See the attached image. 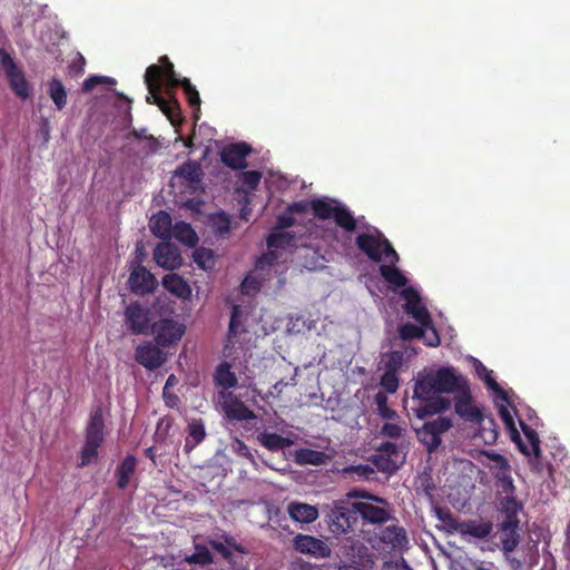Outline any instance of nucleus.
Instances as JSON below:
<instances>
[{"label":"nucleus","instance_id":"69168bd1","mask_svg":"<svg viewBox=\"0 0 570 570\" xmlns=\"http://www.w3.org/2000/svg\"><path fill=\"white\" fill-rule=\"evenodd\" d=\"M288 570H320L317 566L312 564L308 561L303 560L302 558H296L291 561L288 564Z\"/></svg>","mask_w":570,"mask_h":570},{"label":"nucleus","instance_id":"774afa93","mask_svg":"<svg viewBox=\"0 0 570 570\" xmlns=\"http://www.w3.org/2000/svg\"><path fill=\"white\" fill-rule=\"evenodd\" d=\"M382 570H412L403 558L395 561H385Z\"/></svg>","mask_w":570,"mask_h":570},{"label":"nucleus","instance_id":"9b49d317","mask_svg":"<svg viewBox=\"0 0 570 570\" xmlns=\"http://www.w3.org/2000/svg\"><path fill=\"white\" fill-rule=\"evenodd\" d=\"M433 382L436 384V391L442 393H459L469 383L461 375L455 372L452 366H444L435 371H431Z\"/></svg>","mask_w":570,"mask_h":570},{"label":"nucleus","instance_id":"a211bd4d","mask_svg":"<svg viewBox=\"0 0 570 570\" xmlns=\"http://www.w3.org/2000/svg\"><path fill=\"white\" fill-rule=\"evenodd\" d=\"M128 285L132 293L145 295L155 292L158 282L146 267L138 265L130 272Z\"/></svg>","mask_w":570,"mask_h":570},{"label":"nucleus","instance_id":"37998d69","mask_svg":"<svg viewBox=\"0 0 570 570\" xmlns=\"http://www.w3.org/2000/svg\"><path fill=\"white\" fill-rule=\"evenodd\" d=\"M188 564L208 566L214 562V556L206 546L195 544V552L185 557Z\"/></svg>","mask_w":570,"mask_h":570},{"label":"nucleus","instance_id":"4468645a","mask_svg":"<svg viewBox=\"0 0 570 570\" xmlns=\"http://www.w3.org/2000/svg\"><path fill=\"white\" fill-rule=\"evenodd\" d=\"M125 321L134 335L145 334L149 328V309L138 302L130 303L125 311Z\"/></svg>","mask_w":570,"mask_h":570},{"label":"nucleus","instance_id":"a878e982","mask_svg":"<svg viewBox=\"0 0 570 570\" xmlns=\"http://www.w3.org/2000/svg\"><path fill=\"white\" fill-rule=\"evenodd\" d=\"M173 228L171 217L167 212L160 210L150 219V230L156 237L170 239Z\"/></svg>","mask_w":570,"mask_h":570},{"label":"nucleus","instance_id":"f704fd0d","mask_svg":"<svg viewBox=\"0 0 570 570\" xmlns=\"http://www.w3.org/2000/svg\"><path fill=\"white\" fill-rule=\"evenodd\" d=\"M171 236L190 247H194L198 243V236L191 225L183 220L174 225Z\"/></svg>","mask_w":570,"mask_h":570},{"label":"nucleus","instance_id":"4d7b16f0","mask_svg":"<svg viewBox=\"0 0 570 570\" xmlns=\"http://www.w3.org/2000/svg\"><path fill=\"white\" fill-rule=\"evenodd\" d=\"M213 226L218 235L228 234L230 230V219L227 214L219 213L213 218Z\"/></svg>","mask_w":570,"mask_h":570},{"label":"nucleus","instance_id":"412c9836","mask_svg":"<svg viewBox=\"0 0 570 570\" xmlns=\"http://www.w3.org/2000/svg\"><path fill=\"white\" fill-rule=\"evenodd\" d=\"M417 400L420 401V405L414 407L413 411L416 417L421 420L426 416L443 413L451 406V401L441 395Z\"/></svg>","mask_w":570,"mask_h":570},{"label":"nucleus","instance_id":"680f3d73","mask_svg":"<svg viewBox=\"0 0 570 570\" xmlns=\"http://www.w3.org/2000/svg\"><path fill=\"white\" fill-rule=\"evenodd\" d=\"M208 544L215 551H217L226 561H228L229 563H233V552L224 542L209 539Z\"/></svg>","mask_w":570,"mask_h":570},{"label":"nucleus","instance_id":"0eeeda50","mask_svg":"<svg viewBox=\"0 0 570 570\" xmlns=\"http://www.w3.org/2000/svg\"><path fill=\"white\" fill-rule=\"evenodd\" d=\"M0 65L14 95L22 100L29 98L30 88L23 71L3 48H0Z\"/></svg>","mask_w":570,"mask_h":570},{"label":"nucleus","instance_id":"a18cd8bd","mask_svg":"<svg viewBox=\"0 0 570 570\" xmlns=\"http://www.w3.org/2000/svg\"><path fill=\"white\" fill-rule=\"evenodd\" d=\"M503 533L501 537V550L503 553L512 552L520 543L521 537L519 528L500 529Z\"/></svg>","mask_w":570,"mask_h":570},{"label":"nucleus","instance_id":"f03ea898","mask_svg":"<svg viewBox=\"0 0 570 570\" xmlns=\"http://www.w3.org/2000/svg\"><path fill=\"white\" fill-rule=\"evenodd\" d=\"M104 429L105 421L102 410L98 407L91 413L86 426L85 444L80 451V462L78 463V466H88L98 458V449L105 440Z\"/></svg>","mask_w":570,"mask_h":570},{"label":"nucleus","instance_id":"b1692460","mask_svg":"<svg viewBox=\"0 0 570 570\" xmlns=\"http://www.w3.org/2000/svg\"><path fill=\"white\" fill-rule=\"evenodd\" d=\"M287 513L296 522L312 523L318 518V509L315 505L303 502H291Z\"/></svg>","mask_w":570,"mask_h":570},{"label":"nucleus","instance_id":"2f4dec72","mask_svg":"<svg viewBox=\"0 0 570 570\" xmlns=\"http://www.w3.org/2000/svg\"><path fill=\"white\" fill-rule=\"evenodd\" d=\"M258 443L268 451H278L293 445V441L277 433L262 432L257 435Z\"/></svg>","mask_w":570,"mask_h":570},{"label":"nucleus","instance_id":"58836bf2","mask_svg":"<svg viewBox=\"0 0 570 570\" xmlns=\"http://www.w3.org/2000/svg\"><path fill=\"white\" fill-rule=\"evenodd\" d=\"M178 87H181V89L184 90V94L189 106L195 109L194 118L198 120V112L200 110L202 102L198 90L194 85H191L188 78H181V81H179Z\"/></svg>","mask_w":570,"mask_h":570},{"label":"nucleus","instance_id":"c756f323","mask_svg":"<svg viewBox=\"0 0 570 570\" xmlns=\"http://www.w3.org/2000/svg\"><path fill=\"white\" fill-rule=\"evenodd\" d=\"M327 454L323 451L312 449H298L294 453V461L298 465H322L325 464Z\"/></svg>","mask_w":570,"mask_h":570},{"label":"nucleus","instance_id":"dca6fc26","mask_svg":"<svg viewBox=\"0 0 570 570\" xmlns=\"http://www.w3.org/2000/svg\"><path fill=\"white\" fill-rule=\"evenodd\" d=\"M156 264L164 269L175 271L183 265L180 249L169 242L159 243L154 249Z\"/></svg>","mask_w":570,"mask_h":570},{"label":"nucleus","instance_id":"0e129e2a","mask_svg":"<svg viewBox=\"0 0 570 570\" xmlns=\"http://www.w3.org/2000/svg\"><path fill=\"white\" fill-rule=\"evenodd\" d=\"M520 424H521L523 433L525 434V436L532 444L534 452L539 453L540 448H539V438H538L537 432L534 430H532L530 426H528L525 423H523L522 421L520 422Z\"/></svg>","mask_w":570,"mask_h":570},{"label":"nucleus","instance_id":"79ce46f5","mask_svg":"<svg viewBox=\"0 0 570 570\" xmlns=\"http://www.w3.org/2000/svg\"><path fill=\"white\" fill-rule=\"evenodd\" d=\"M193 258L196 265L204 271H212L216 264L214 250L205 247L196 248Z\"/></svg>","mask_w":570,"mask_h":570},{"label":"nucleus","instance_id":"c03bdc74","mask_svg":"<svg viewBox=\"0 0 570 570\" xmlns=\"http://www.w3.org/2000/svg\"><path fill=\"white\" fill-rule=\"evenodd\" d=\"M478 372L487 386L493 391L497 395V397L501 399L502 401L508 402V393L505 390H503L500 384L495 381L493 377V372L488 370L485 366H483L480 363V366L478 367Z\"/></svg>","mask_w":570,"mask_h":570},{"label":"nucleus","instance_id":"aec40b11","mask_svg":"<svg viewBox=\"0 0 570 570\" xmlns=\"http://www.w3.org/2000/svg\"><path fill=\"white\" fill-rule=\"evenodd\" d=\"M522 508V503L514 495L502 498L499 502V511L502 514L499 529L520 528L519 512Z\"/></svg>","mask_w":570,"mask_h":570},{"label":"nucleus","instance_id":"7c9ffc66","mask_svg":"<svg viewBox=\"0 0 570 570\" xmlns=\"http://www.w3.org/2000/svg\"><path fill=\"white\" fill-rule=\"evenodd\" d=\"M214 382L227 392L237 385L236 374L230 370V365L227 362L218 364L214 373Z\"/></svg>","mask_w":570,"mask_h":570},{"label":"nucleus","instance_id":"6ab92c4d","mask_svg":"<svg viewBox=\"0 0 570 570\" xmlns=\"http://www.w3.org/2000/svg\"><path fill=\"white\" fill-rule=\"evenodd\" d=\"M135 360L147 370H156L160 367L165 361V354L159 345L151 342H144L135 350Z\"/></svg>","mask_w":570,"mask_h":570},{"label":"nucleus","instance_id":"39448f33","mask_svg":"<svg viewBox=\"0 0 570 570\" xmlns=\"http://www.w3.org/2000/svg\"><path fill=\"white\" fill-rule=\"evenodd\" d=\"M373 455L372 462L379 471L392 474L396 472L405 461V454L401 444L393 441L382 442Z\"/></svg>","mask_w":570,"mask_h":570},{"label":"nucleus","instance_id":"8fccbe9b","mask_svg":"<svg viewBox=\"0 0 570 570\" xmlns=\"http://www.w3.org/2000/svg\"><path fill=\"white\" fill-rule=\"evenodd\" d=\"M399 335L403 341L421 338L424 336V327H422V325L417 326L413 323H404L399 327Z\"/></svg>","mask_w":570,"mask_h":570},{"label":"nucleus","instance_id":"bf43d9fd","mask_svg":"<svg viewBox=\"0 0 570 570\" xmlns=\"http://www.w3.org/2000/svg\"><path fill=\"white\" fill-rule=\"evenodd\" d=\"M262 179V173L258 170H248L242 173V181L250 189H256Z\"/></svg>","mask_w":570,"mask_h":570},{"label":"nucleus","instance_id":"423d86ee","mask_svg":"<svg viewBox=\"0 0 570 570\" xmlns=\"http://www.w3.org/2000/svg\"><path fill=\"white\" fill-rule=\"evenodd\" d=\"M355 502L337 501L328 513V528L334 534H345L357 522Z\"/></svg>","mask_w":570,"mask_h":570},{"label":"nucleus","instance_id":"6e6552de","mask_svg":"<svg viewBox=\"0 0 570 570\" xmlns=\"http://www.w3.org/2000/svg\"><path fill=\"white\" fill-rule=\"evenodd\" d=\"M452 428V420L445 416H439L435 420L428 421L422 428L416 430V436L431 453L441 444V435Z\"/></svg>","mask_w":570,"mask_h":570},{"label":"nucleus","instance_id":"f3484780","mask_svg":"<svg viewBox=\"0 0 570 570\" xmlns=\"http://www.w3.org/2000/svg\"><path fill=\"white\" fill-rule=\"evenodd\" d=\"M222 409L227 419L233 421H249L257 416L243 401L237 399L232 392H222Z\"/></svg>","mask_w":570,"mask_h":570},{"label":"nucleus","instance_id":"f8f14e48","mask_svg":"<svg viewBox=\"0 0 570 570\" xmlns=\"http://www.w3.org/2000/svg\"><path fill=\"white\" fill-rule=\"evenodd\" d=\"M293 548L302 554H308L316 559H326L332 554L331 547L324 540L309 534H296L293 538Z\"/></svg>","mask_w":570,"mask_h":570},{"label":"nucleus","instance_id":"864d4df0","mask_svg":"<svg viewBox=\"0 0 570 570\" xmlns=\"http://www.w3.org/2000/svg\"><path fill=\"white\" fill-rule=\"evenodd\" d=\"M499 414H500V417L503 421L505 428L509 430L511 438L513 440H518L520 438L519 432L515 428L514 420H513V416H512L510 410L507 406L501 405L499 407Z\"/></svg>","mask_w":570,"mask_h":570},{"label":"nucleus","instance_id":"20e7f679","mask_svg":"<svg viewBox=\"0 0 570 570\" xmlns=\"http://www.w3.org/2000/svg\"><path fill=\"white\" fill-rule=\"evenodd\" d=\"M145 83L148 89L147 102L157 105L163 112L171 120L179 116V106L176 100L168 102L165 100L161 92V68L156 65H150L145 72Z\"/></svg>","mask_w":570,"mask_h":570},{"label":"nucleus","instance_id":"052dcab7","mask_svg":"<svg viewBox=\"0 0 570 570\" xmlns=\"http://www.w3.org/2000/svg\"><path fill=\"white\" fill-rule=\"evenodd\" d=\"M240 307L238 305L233 306L232 316L228 328V336H237L240 333Z\"/></svg>","mask_w":570,"mask_h":570},{"label":"nucleus","instance_id":"2eb2a0df","mask_svg":"<svg viewBox=\"0 0 570 570\" xmlns=\"http://www.w3.org/2000/svg\"><path fill=\"white\" fill-rule=\"evenodd\" d=\"M454 411L465 422L474 423L482 419V411L473 404L469 384L454 395Z\"/></svg>","mask_w":570,"mask_h":570},{"label":"nucleus","instance_id":"a19ab883","mask_svg":"<svg viewBox=\"0 0 570 570\" xmlns=\"http://www.w3.org/2000/svg\"><path fill=\"white\" fill-rule=\"evenodd\" d=\"M295 236L286 230L275 229L267 237V247L273 248H286L293 245Z\"/></svg>","mask_w":570,"mask_h":570},{"label":"nucleus","instance_id":"13d9d810","mask_svg":"<svg viewBox=\"0 0 570 570\" xmlns=\"http://www.w3.org/2000/svg\"><path fill=\"white\" fill-rule=\"evenodd\" d=\"M424 327V336L422 337L424 340L425 345L431 347H436L440 345L441 340L439 336V333L433 325V322L431 321V325L423 326Z\"/></svg>","mask_w":570,"mask_h":570},{"label":"nucleus","instance_id":"9d476101","mask_svg":"<svg viewBox=\"0 0 570 570\" xmlns=\"http://www.w3.org/2000/svg\"><path fill=\"white\" fill-rule=\"evenodd\" d=\"M401 297L405 301L403 309L407 315L422 326L431 325V314L422 303L421 295L415 288L406 287L402 289Z\"/></svg>","mask_w":570,"mask_h":570},{"label":"nucleus","instance_id":"338daca9","mask_svg":"<svg viewBox=\"0 0 570 570\" xmlns=\"http://www.w3.org/2000/svg\"><path fill=\"white\" fill-rule=\"evenodd\" d=\"M163 397L165 404L170 409L178 406V404L180 403L179 396L173 390L169 389H163Z\"/></svg>","mask_w":570,"mask_h":570},{"label":"nucleus","instance_id":"473e14b6","mask_svg":"<svg viewBox=\"0 0 570 570\" xmlns=\"http://www.w3.org/2000/svg\"><path fill=\"white\" fill-rule=\"evenodd\" d=\"M440 395L436 384L433 382L432 373L419 376L414 385V399H430Z\"/></svg>","mask_w":570,"mask_h":570},{"label":"nucleus","instance_id":"603ef678","mask_svg":"<svg viewBox=\"0 0 570 570\" xmlns=\"http://www.w3.org/2000/svg\"><path fill=\"white\" fill-rule=\"evenodd\" d=\"M98 85H116V79L107 76H90L82 83V91L89 92Z\"/></svg>","mask_w":570,"mask_h":570},{"label":"nucleus","instance_id":"de8ad7c7","mask_svg":"<svg viewBox=\"0 0 570 570\" xmlns=\"http://www.w3.org/2000/svg\"><path fill=\"white\" fill-rule=\"evenodd\" d=\"M406 434L405 423L385 422L380 429V435L393 440H402Z\"/></svg>","mask_w":570,"mask_h":570},{"label":"nucleus","instance_id":"5701e85b","mask_svg":"<svg viewBox=\"0 0 570 570\" xmlns=\"http://www.w3.org/2000/svg\"><path fill=\"white\" fill-rule=\"evenodd\" d=\"M163 286L173 295L181 299H188L191 296V288L187 281L176 274H167L163 277Z\"/></svg>","mask_w":570,"mask_h":570},{"label":"nucleus","instance_id":"1a4fd4ad","mask_svg":"<svg viewBox=\"0 0 570 570\" xmlns=\"http://www.w3.org/2000/svg\"><path fill=\"white\" fill-rule=\"evenodd\" d=\"M151 332L159 346L168 347L181 340L185 325L171 318H163L153 324Z\"/></svg>","mask_w":570,"mask_h":570},{"label":"nucleus","instance_id":"ea45409f","mask_svg":"<svg viewBox=\"0 0 570 570\" xmlns=\"http://www.w3.org/2000/svg\"><path fill=\"white\" fill-rule=\"evenodd\" d=\"M434 515L438 520L443 522V528L450 532H459L461 523L458 519L453 515V513L448 508L442 507H434L433 508Z\"/></svg>","mask_w":570,"mask_h":570},{"label":"nucleus","instance_id":"393cba45","mask_svg":"<svg viewBox=\"0 0 570 570\" xmlns=\"http://www.w3.org/2000/svg\"><path fill=\"white\" fill-rule=\"evenodd\" d=\"M206 438L205 424L202 419H191L187 425V436L185 439V452H191Z\"/></svg>","mask_w":570,"mask_h":570},{"label":"nucleus","instance_id":"bb28decb","mask_svg":"<svg viewBox=\"0 0 570 570\" xmlns=\"http://www.w3.org/2000/svg\"><path fill=\"white\" fill-rule=\"evenodd\" d=\"M400 364V356H391L386 363V370L381 376L380 384L387 393H395L399 389V377L396 374L397 365Z\"/></svg>","mask_w":570,"mask_h":570},{"label":"nucleus","instance_id":"09e8293b","mask_svg":"<svg viewBox=\"0 0 570 570\" xmlns=\"http://www.w3.org/2000/svg\"><path fill=\"white\" fill-rule=\"evenodd\" d=\"M384 538L393 544V547H402L407 542V537L404 528L397 525H390L384 531Z\"/></svg>","mask_w":570,"mask_h":570},{"label":"nucleus","instance_id":"e2e57ef3","mask_svg":"<svg viewBox=\"0 0 570 570\" xmlns=\"http://www.w3.org/2000/svg\"><path fill=\"white\" fill-rule=\"evenodd\" d=\"M296 223V219L294 218L293 214L286 209V213L279 214L276 218V226L275 229L284 230L286 228H289L294 226Z\"/></svg>","mask_w":570,"mask_h":570},{"label":"nucleus","instance_id":"3c124183","mask_svg":"<svg viewBox=\"0 0 570 570\" xmlns=\"http://www.w3.org/2000/svg\"><path fill=\"white\" fill-rule=\"evenodd\" d=\"M375 403L377 405L379 413L383 419L395 420L399 417L396 411L387 406V397L384 393H376Z\"/></svg>","mask_w":570,"mask_h":570},{"label":"nucleus","instance_id":"7ed1b4c3","mask_svg":"<svg viewBox=\"0 0 570 570\" xmlns=\"http://www.w3.org/2000/svg\"><path fill=\"white\" fill-rule=\"evenodd\" d=\"M334 204H336V200L324 198H316L309 203L315 217L322 220L333 218L342 229L348 233L355 232L357 224L353 213L343 205Z\"/></svg>","mask_w":570,"mask_h":570},{"label":"nucleus","instance_id":"6e6d98bb","mask_svg":"<svg viewBox=\"0 0 570 570\" xmlns=\"http://www.w3.org/2000/svg\"><path fill=\"white\" fill-rule=\"evenodd\" d=\"M483 453L493 463L491 465V469L493 470V472H502V471L510 470L509 462L503 455L495 453V452H483Z\"/></svg>","mask_w":570,"mask_h":570},{"label":"nucleus","instance_id":"f257e3e1","mask_svg":"<svg viewBox=\"0 0 570 570\" xmlns=\"http://www.w3.org/2000/svg\"><path fill=\"white\" fill-rule=\"evenodd\" d=\"M355 245L360 252L374 263H381L385 259L387 263L396 265L400 261L392 243L377 228H374L373 233L358 234L355 238Z\"/></svg>","mask_w":570,"mask_h":570},{"label":"nucleus","instance_id":"4be33fe9","mask_svg":"<svg viewBox=\"0 0 570 570\" xmlns=\"http://www.w3.org/2000/svg\"><path fill=\"white\" fill-rule=\"evenodd\" d=\"M357 518L361 517L371 524H381L390 519V512L381 507L367 502H355Z\"/></svg>","mask_w":570,"mask_h":570},{"label":"nucleus","instance_id":"e433bc0d","mask_svg":"<svg viewBox=\"0 0 570 570\" xmlns=\"http://www.w3.org/2000/svg\"><path fill=\"white\" fill-rule=\"evenodd\" d=\"M379 271L381 276L392 286L404 287L407 283L405 275L395 265L382 264Z\"/></svg>","mask_w":570,"mask_h":570},{"label":"nucleus","instance_id":"c85d7f7f","mask_svg":"<svg viewBox=\"0 0 570 570\" xmlns=\"http://www.w3.org/2000/svg\"><path fill=\"white\" fill-rule=\"evenodd\" d=\"M136 458L127 455L116 469L117 488L124 490L128 487L131 476L136 471Z\"/></svg>","mask_w":570,"mask_h":570},{"label":"nucleus","instance_id":"ddd939ff","mask_svg":"<svg viewBox=\"0 0 570 570\" xmlns=\"http://www.w3.org/2000/svg\"><path fill=\"white\" fill-rule=\"evenodd\" d=\"M252 153V147L245 141L232 142L222 148L220 161L230 169H244L247 167L246 158Z\"/></svg>","mask_w":570,"mask_h":570},{"label":"nucleus","instance_id":"49530a36","mask_svg":"<svg viewBox=\"0 0 570 570\" xmlns=\"http://www.w3.org/2000/svg\"><path fill=\"white\" fill-rule=\"evenodd\" d=\"M158 66L161 68V78L166 79L168 86L171 88L178 87L181 78H178L176 75L174 65L170 62L169 58L167 56L160 57Z\"/></svg>","mask_w":570,"mask_h":570},{"label":"nucleus","instance_id":"c9c22d12","mask_svg":"<svg viewBox=\"0 0 570 570\" xmlns=\"http://www.w3.org/2000/svg\"><path fill=\"white\" fill-rule=\"evenodd\" d=\"M491 522H478L474 520L465 521L461 523L459 532L462 534H469L478 539H484L492 532Z\"/></svg>","mask_w":570,"mask_h":570},{"label":"nucleus","instance_id":"5fc2aeb1","mask_svg":"<svg viewBox=\"0 0 570 570\" xmlns=\"http://www.w3.org/2000/svg\"><path fill=\"white\" fill-rule=\"evenodd\" d=\"M493 474H494V478L500 483L503 492L507 495H513L514 494V485H513V480L510 474V470L502 471V472H493Z\"/></svg>","mask_w":570,"mask_h":570},{"label":"nucleus","instance_id":"cd10ccee","mask_svg":"<svg viewBox=\"0 0 570 570\" xmlns=\"http://www.w3.org/2000/svg\"><path fill=\"white\" fill-rule=\"evenodd\" d=\"M473 424L479 425L476 436L480 438L484 444L491 445L497 442L499 432L497 423L492 416H485L482 414V419L480 421H475Z\"/></svg>","mask_w":570,"mask_h":570},{"label":"nucleus","instance_id":"72a5a7b5","mask_svg":"<svg viewBox=\"0 0 570 570\" xmlns=\"http://www.w3.org/2000/svg\"><path fill=\"white\" fill-rule=\"evenodd\" d=\"M175 176L184 179L187 185L191 186L202 180L203 171L196 161H187L176 169Z\"/></svg>","mask_w":570,"mask_h":570},{"label":"nucleus","instance_id":"4c0bfd02","mask_svg":"<svg viewBox=\"0 0 570 570\" xmlns=\"http://www.w3.org/2000/svg\"><path fill=\"white\" fill-rule=\"evenodd\" d=\"M48 95L58 110L67 106V90L61 80L52 78L48 81Z\"/></svg>","mask_w":570,"mask_h":570}]
</instances>
